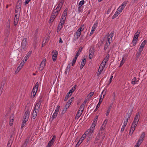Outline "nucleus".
Instances as JSON below:
<instances>
[{
    "label": "nucleus",
    "mask_w": 147,
    "mask_h": 147,
    "mask_svg": "<svg viewBox=\"0 0 147 147\" xmlns=\"http://www.w3.org/2000/svg\"><path fill=\"white\" fill-rule=\"evenodd\" d=\"M133 110L131 109L130 111H128V113L127 114L126 116H124V121L123 124L127 125L129 119L130 118L131 115Z\"/></svg>",
    "instance_id": "obj_1"
},
{
    "label": "nucleus",
    "mask_w": 147,
    "mask_h": 147,
    "mask_svg": "<svg viewBox=\"0 0 147 147\" xmlns=\"http://www.w3.org/2000/svg\"><path fill=\"white\" fill-rule=\"evenodd\" d=\"M140 113L138 112L137 113L134 117V119L133 121V123H136L138 124L139 120Z\"/></svg>",
    "instance_id": "obj_2"
},
{
    "label": "nucleus",
    "mask_w": 147,
    "mask_h": 147,
    "mask_svg": "<svg viewBox=\"0 0 147 147\" xmlns=\"http://www.w3.org/2000/svg\"><path fill=\"white\" fill-rule=\"evenodd\" d=\"M30 113L29 110L27 109L25 113L23 119L24 121H27L29 117Z\"/></svg>",
    "instance_id": "obj_3"
},
{
    "label": "nucleus",
    "mask_w": 147,
    "mask_h": 147,
    "mask_svg": "<svg viewBox=\"0 0 147 147\" xmlns=\"http://www.w3.org/2000/svg\"><path fill=\"white\" fill-rule=\"evenodd\" d=\"M10 34L9 27L6 29L5 33V38L4 40L6 42L8 40V37Z\"/></svg>",
    "instance_id": "obj_4"
},
{
    "label": "nucleus",
    "mask_w": 147,
    "mask_h": 147,
    "mask_svg": "<svg viewBox=\"0 0 147 147\" xmlns=\"http://www.w3.org/2000/svg\"><path fill=\"white\" fill-rule=\"evenodd\" d=\"M20 15V13H18L15 15L14 22V24L15 26L17 25L18 24L19 19Z\"/></svg>",
    "instance_id": "obj_5"
},
{
    "label": "nucleus",
    "mask_w": 147,
    "mask_h": 147,
    "mask_svg": "<svg viewBox=\"0 0 147 147\" xmlns=\"http://www.w3.org/2000/svg\"><path fill=\"white\" fill-rule=\"evenodd\" d=\"M127 55L125 54L124 55L123 57L122 58V60L121 61V63L120 64V67L122 65H123L125 61L127 59Z\"/></svg>",
    "instance_id": "obj_6"
},
{
    "label": "nucleus",
    "mask_w": 147,
    "mask_h": 147,
    "mask_svg": "<svg viewBox=\"0 0 147 147\" xmlns=\"http://www.w3.org/2000/svg\"><path fill=\"white\" fill-rule=\"evenodd\" d=\"M10 119L9 121V125L10 126H12L13 124L14 120V115L12 113L10 117Z\"/></svg>",
    "instance_id": "obj_7"
},
{
    "label": "nucleus",
    "mask_w": 147,
    "mask_h": 147,
    "mask_svg": "<svg viewBox=\"0 0 147 147\" xmlns=\"http://www.w3.org/2000/svg\"><path fill=\"white\" fill-rule=\"evenodd\" d=\"M60 11L58 9H55L52 13V16L56 17L58 15Z\"/></svg>",
    "instance_id": "obj_8"
},
{
    "label": "nucleus",
    "mask_w": 147,
    "mask_h": 147,
    "mask_svg": "<svg viewBox=\"0 0 147 147\" xmlns=\"http://www.w3.org/2000/svg\"><path fill=\"white\" fill-rule=\"evenodd\" d=\"M86 62V59L85 58H84L82 59V61L81 63V65L80 67V69H82L85 65Z\"/></svg>",
    "instance_id": "obj_9"
},
{
    "label": "nucleus",
    "mask_w": 147,
    "mask_h": 147,
    "mask_svg": "<svg viewBox=\"0 0 147 147\" xmlns=\"http://www.w3.org/2000/svg\"><path fill=\"white\" fill-rule=\"evenodd\" d=\"M143 49H141V48H139L138 49L137 53L136 54V58H138L141 55V53L143 51Z\"/></svg>",
    "instance_id": "obj_10"
},
{
    "label": "nucleus",
    "mask_w": 147,
    "mask_h": 147,
    "mask_svg": "<svg viewBox=\"0 0 147 147\" xmlns=\"http://www.w3.org/2000/svg\"><path fill=\"white\" fill-rule=\"evenodd\" d=\"M64 23H60L58 25L57 28V32H58L63 26Z\"/></svg>",
    "instance_id": "obj_11"
},
{
    "label": "nucleus",
    "mask_w": 147,
    "mask_h": 147,
    "mask_svg": "<svg viewBox=\"0 0 147 147\" xmlns=\"http://www.w3.org/2000/svg\"><path fill=\"white\" fill-rule=\"evenodd\" d=\"M40 105L41 104L40 103L37 102L34 108V111H35V110H36L37 111H39L38 109L40 108Z\"/></svg>",
    "instance_id": "obj_12"
},
{
    "label": "nucleus",
    "mask_w": 147,
    "mask_h": 147,
    "mask_svg": "<svg viewBox=\"0 0 147 147\" xmlns=\"http://www.w3.org/2000/svg\"><path fill=\"white\" fill-rule=\"evenodd\" d=\"M100 132L101 134H100V138L101 140L102 141L104 139L105 137V134H103L102 132V129L100 128Z\"/></svg>",
    "instance_id": "obj_13"
},
{
    "label": "nucleus",
    "mask_w": 147,
    "mask_h": 147,
    "mask_svg": "<svg viewBox=\"0 0 147 147\" xmlns=\"http://www.w3.org/2000/svg\"><path fill=\"white\" fill-rule=\"evenodd\" d=\"M20 50L21 52L25 51L26 50V46L21 45Z\"/></svg>",
    "instance_id": "obj_14"
},
{
    "label": "nucleus",
    "mask_w": 147,
    "mask_h": 147,
    "mask_svg": "<svg viewBox=\"0 0 147 147\" xmlns=\"http://www.w3.org/2000/svg\"><path fill=\"white\" fill-rule=\"evenodd\" d=\"M46 62V59H44L41 62L40 64V66H41L42 67L41 68H44L45 66V65Z\"/></svg>",
    "instance_id": "obj_15"
},
{
    "label": "nucleus",
    "mask_w": 147,
    "mask_h": 147,
    "mask_svg": "<svg viewBox=\"0 0 147 147\" xmlns=\"http://www.w3.org/2000/svg\"><path fill=\"white\" fill-rule=\"evenodd\" d=\"M81 32L77 30L76 32V38H75V40L78 39L80 36L81 34Z\"/></svg>",
    "instance_id": "obj_16"
},
{
    "label": "nucleus",
    "mask_w": 147,
    "mask_h": 147,
    "mask_svg": "<svg viewBox=\"0 0 147 147\" xmlns=\"http://www.w3.org/2000/svg\"><path fill=\"white\" fill-rule=\"evenodd\" d=\"M39 111H37L36 110H35V111L33 110L32 114V117L33 119H35L36 117L37 116V112H38Z\"/></svg>",
    "instance_id": "obj_17"
},
{
    "label": "nucleus",
    "mask_w": 147,
    "mask_h": 147,
    "mask_svg": "<svg viewBox=\"0 0 147 147\" xmlns=\"http://www.w3.org/2000/svg\"><path fill=\"white\" fill-rule=\"evenodd\" d=\"M108 43L107 42L105 44L104 48V49L105 50H106L107 49L108 47L109 46V45L110 44V42H109V40L110 38H108Z\"/></svg>",
    "instance_id": "obj_18"
},
{
    "label": "nucleus",
    "mask_w": 147,
    "mask_h": 147,
    "mask_svg": "<svg viewBox=\"0 0 147 147\" xmlns=\"http://www.w3.org/2000/svg\"><path fill=\"white\" fill-rule=\"evenodd\" d=\"M138 82V80L137 81L136 78V77H134L132 80L131 83L133 85H134L137 83V82Z\"/></svg>",
    "instance_id": "obj_19"
},
{
    "label": "nucleus",
    "mask_w": 147,
    "mask_h": 147,
    "mask_svg": "<svg viewBox=\"0 0 147 147\" xmlns=\"http://www.w3.org/2000/svg\"><path fill=\"white\" fill-rule=\"evenodd\" d=\"M27 42V39L26 38H24L21 43V45L26 46Z\"/></svg>",
    "instance_id": "obj_20"
},
{
    "label": "nucleus",
    "mask_w": 147,
    "mask_h": 147,
    "mask_svg": "<svg viewBox=\"0 0 147 147\" xmlns=\"http://www.w3.org/2000/svg\"><path fill=\"white\" fill-rule=\"evenodd\" d=\"M38 37V29L36 30L33 37L35 39H36Z\"/></svg>",
    "instance_id": "obj_21"
},
{
    "label": "nucleus",
    "mask_w": 147,
    "mask_h": 147,
    "mask_svg": "<svg viewBox=\"0 0 147 147\" xmlns=\"http://www.w3.org/2000/svg\"><path fill=\"white\" fill-rule=\"evenodd\" d=\"M94 130V129H92L91 128H90L86 131L85 133L86 134H92Z\"/></svg>",
    "instance_id": "obj_22"
},
{
    "label": "nucleus",
    "mask_w": 147,
    "mask_h": 147,
    "mask_svg": "<svg viewBox=\"0 0 147 147\" xmlns=\"http://www.w3.org/2000/svg\"><path fill=\"white\" fill-rule=\"evenodd\" d=\"M66 18V17H65V16H61L60 21V23H65V20Z\"/></svg>",
    "instance_id": "obj_23"
},
{
    "label": "nucleus",
    "mask_w": 147,
    "mask_h": 147,
    "mask_svg": "<svg viewBox=\"0 0 147 147\" xmlns=\"http://www.w3.org/2000/svg\"><path fill=\"white\" fill-rule=\"evenodd\" d=\"M147 42V41L146 40H144L142 43L140 48L143 49L145 46Z\"/></svg>",
    "instance_id": "obj_24"
},
{
    "label": "nucleus",
    "mask_w": 147,
    "mask_h": 147,
    "mask_svg": "<svg viewBox=\"0 0 147 147\" xmlns=\"http://www.w3.org/2000/svg\"><path fill=\"white\" fill-rule=\"evenodd\" d=\"M82 113L80 112V111H78L77 113L76 114V117L75 119H78L79 118V117L81 116Z\"/></svg>",
    "instance_id": "obj_25"
},
{
    "label": "nucleus",
    "mask_w": 147,
    "mask_h": 147,
    "mask_svg": "<svg viewBox=\"0 0 147 147\" xmlns=\"http://www.w3.org/2000/svg\"><path fill=\"white\" fill-rule=\"evenodd\" d=\"M72 94H71L69 92H68V93H67V95L64 99V101H66L68 99L69 97Z\"/></svg>",
    "instance_id": "obj_26"
},
{
    "label": "nucleus",
    "mask_w": 147,
    "mask_h": 147,
    "mask_svg": "<svg viewBox=\"0 0 147 147\" xmlns=\"http://www.w3.org/2000/svg\"><path fill=\"white\" fill-rule=\"evenodd\" d=\"M145 133L144 132H143L142 133L141 135L140 136V137L139 139L141 140H142L143 141V140H144V138H145Z\"/></svg>",
    "instance_id": "obj_27"
},
{
    "label": "nucleus",
    "mask_w": 147,
    "mask_h": 147,
    "mask_svg": "<svg viewBox=\"0 0 147 147\" xmlns=\"http://www.w3.org/2000/svg\"><path fill=\"white\" fill-rule=\"evenodd\" d=\"M21 8L20 7H17L16 8L15 10V13L20 14V11H21Z\"/></svg>",
    "instance_id": "obj_28"
},
{
    "label": "nucleus",
    "mask_w": 147,
    "mask_h": 147,
    "mask_svg": "<svg viewBox=\"0 0 147 147\" xmlns=\"http://www.w3.org/2000/svg\"><path fill=\"white\" fill-rule=\"evenodd\" d=\"M86 134L84 133L82 136L81 138H80L79 141L82 142L83 140L86 137Z\"/></svg>",
    "instance_id": "obj_29"
},
{
    "label": "nucleus",
    "mask_w": 147,
    "mask_h": 147,
    "mask_svg": "<svg viewBox=\"0 0 147 147\" xmlns=\"http://www.w3.org/2000/svg\"><path fill=\"white\" fill-rule=\"evenodd\" d=\"M56 17H55V16H52V14L51 16L50 19L49 20V23H50L52 22L53 21L54 19L56 18Z\"/></svg>",
    "instance_id": "obj_30"
},
{
    "label": "nucleus",
    "mask_w": 147,
    "mask_h": 147,
    "mask_svg": "<svg viewBox=\"0 0 147 147\" xmlns=\"http://www.w3.org/2000/svg\"><path fill=\"white\" fill-rule=\"evenodd\" d=\"M25 63V62L23 60L20 63V65L18 67V69L19 68V69H21Z\"/></svg>",
    "instance_id": "obj_31"
},
{
    "label": "nucleus",
    "mask_w": 147,
    "mask_h": 147,
    "mask_svg": "<svg viewBox=\"0 0 147 147\" xmlns=\"http://www.w3.org/2000/svg\"><path fill=\"white\" fill-rule=\"evenodd\" d=\"M22 1L21 0H18L17 3V7H21Z\"/></svg>",
    "instance_id": "obj_32"
},
{
    "label": "nucleus",
    "mask_w": 147,
    "mask_h": 147,
    "mask_svg": "<svg viewBox=\"0 0 147 147\" xmlns=\"http://www.w3.org/2000/svg\"><path fill=\"white\" fill-rule=\"evenodd\" d=\"M107 122V119H106L104 121L103 123V124L101 126V127L100 128L102 129V130H103V129H104L103 127H102L104 126V127H105V125H106Z\"/></svg>",
    "instance_id": "obj_33"
},
{
    "label": "nucleus",
    "mask_w": 147,
    "mask_h": 147,
    "mask_svg": "<svg viewBox=\"0 0 147 147\" xmlns=\"http://www.w3.org/2000/svg\"><path fill=\"white\" fill-rule=\"evenodd\" d=\"M58 113L56 112L55 111L54 112V113L53 114V115L52 117L51 118H52V120H53L54 119H55L56 118L57 114H58Z\"/></svg>",
    "instance_id": "obj_34"
},
{
    "label": "nucleus",
    "mask_w": 147,
    "mask_h": 147,
    "mask_svg": "<svg viewBox=\"0 0 147 147\" xmlns=\"http://www.w3.org/2000/svg\"><path fill=\"white\" fill-rule=\"evenodd\" d=\"M102 97L101 95L100 97V98L99 99V102L98 104L96 106H97V107H99L100 106V104H101V103L102 102V99L101 98V97Z\"/></svg>",
    "instance_id": "obj_35"
},
{
    "label": "nucleus",
    "mask_w": 147,
    "mask_h": 147,
    "mask_svg": "<svg viewBox=\"0 0 147 147\" xmlns=\"http://www.w3.org/2000/svg\"><path fill=\"white\" fill-rule=\"evenodd\" d=\"M84 107L85 106L84 105L82 104L80 107L78 111H80L81 110V112L82 113Z\"/></svg>",
    "instance_id": "obj_36"
},
{
    "label": "nucleus",
    "mask_w": 147,
    "mask_h": 147,
    "mask_svg": "<svg viewBox=\"0 0 147 147\" xmlns=\"http://www.w3.org/2000/svg\"><path fill=\"white\" fill-rule=\"evenodd\" d=\"M127 1H125L122 3V4L120 7H121L123 8V9H124L125 7V5L127 4Z\"/></svg>",
    "instance_id": "obj_37"
},
{
    "label": "nucleus",
    "mask_w": 147,
    "mask_h": 147,
    "mask_svg": "<svg viewBox=\"0 0 147 147\" xmlns=\"http://www.w3.org/2000/svg\"><path fill=\"white\" fill-rule=\"evenodd\" d=\"M100 134H101L100 132V131L98 133L97 135L95 138V140H96L97 141L99 140L100 139Z\"/></svg>",
    "instance_id": "obj_38"
},
{
    "label": "nucleus",
    "mask_w": 147,
    "mask_h": 147,
    "mask_svg": "<svg viewBox=\"0 0 147 147\" xmlns=\"http://www.w3.org/2000/svg\"><path fill=\"white\" fill-rule=\"evenodd\" d=\"M100 134H101L100 132V131L98 133L97 135L95 138V140H96L97 141L99 140L100 139Z\"/></svg>",
    "instance_id": "obj_39"
},
{
    "label": "nucleus",
    "mask_w": 147,
    "mask_h": 147,
    "mask_svg": "<svg viewBox=\"0 0 147 147\" xmlns=\"http://www.w3.org/2000/svg\"><path fill=\"white\" fill-rule=\"evenodd\" d=\"M36 92H37L35 91H32L31 93V97L32 98H33L35 96L36 94Z\"/></svg>",
    "instance_id": "obj_40"
},
{
    "label": "nucleus",
    "mask_w": 147,
    "mask_h": 147,
    "mask_svg": "<svg viewBox=\"0 0 147 147\" xmlns=\"http://www.w3.org/2000/svg\"><path fill=\"white\" fill-rule=\"evenodd\" d=\"M119 12L117 11H116L113 16H112V18L113 19H114L116 18L119 15Z\"/></svg>",
    "instance_id": "obj_41"
},
{
    "label": "nucleus",
    "mask_w": 147,
    "mask_h": 147,
    "mask_svg": "<svg viewBox=\"0 0 147 147\" xmlns=\"http://www.w3.org/2000/svg\"><path fill=\"white\" fill-rule=\"evenodd\" d=\"M52 53L53 54L52 56H55L57 57L58 54L57 52L55 50H53L52 52Z\"/></svg>",
    "instance_id": "obj_42"
},
{
    "label": "nucleus",
    "mask_w": 147,
    "mask_h": 147,
    "mask_svg": "<svg viewBox=\"0 0 147 147\" xmlns=\"http://www.w3.org/2000/svg\"><path fill=\"white\" fill-rule=\"evenodd\" d=\"M85 3V1L82 0L78 4V5L80 7H81Z\"/></svg>",
    "instance_id": "obj_43"
},
{
    "label": "nucleus",
    "mask_w": 147,
    "mask_h": 147,
    "mask_svg": "<svg viewBox=\"0 0 147 147\" xmlns=\"http://www.w3.org/2000/svg\"><path fill=\"white\" fill-rule=\"evenodd\" d=\"M123 9V8L121 7H119L117 9V11L119 12V13H120L121 11Z\"/></svg>",
    "instance_id": "obj_44"
},
{
    "label": "nucleus",
    "mask_w": 147,
    "mask_h": 147,
    "mask_svg": "<svg viewBox=\"0 0 147 147\" xmlns=\"http://www.w3.org/2000/svg\"><path fill=\"white\" fill-rule=\"evenodd\" d=\"M98 116H96L95 117V119H94L93 121V122L92 123H93V124H96V122L97 121V120L98 119Z\"/></svg>",
    "instance_id": "obj_45"
},
{
    "label": "nucleus",
    "mask_w": 147,
    "mask_h": 147,
    "mask_svg": "<svg viewBox=\"0 0 147 147\" xmlns=\"http://www.w3.org/2000/svg\"><path fill=\"white\" fill-rule=\"evenodd\" d=\"M5 84V82H2L1 86L0 88V91H2V90H3V88Z\"/></svg>",
    "instance_id": "obj_46"
},
{
    "label": "nucleus",
    "mask_w": 147,
    "mask_h": 147,
    "mask_svg": "<svg viewBox=\"0 0 147 147\" xmlns=\"http://www.w3.org/2000/svg\"><path fill=\"white\" fill-rule=\"evenodd\" d=\"M27 121H24V120L23 119V122L21 126V129H22V128L24 127V126L26 125V123Z\"/></svg>",
    "instance_id": "obj_47"
},
{
    "label": "nucleus",
    "mask_w": 147,
    "mask_h": 147,
    "mask_svg": "<svg viewBox=\"0 0 147 147\" xmlns=\"http://www.w3.org/2000/svg\"><path fill=\"white\" fill-rule=\"evenodd\" d=\"M94 49L93 48H90V49L89 53L94 54Z\"/></svg>",
    "instance_id": "obj_48"
},
{
    "label": "nucleus",
    "mask_w": 147,
    "mask_h": 147,
    "mask_svg": "<svg viewBox=\"0 0 147 147\" xmlns=\"http://www.w3.org/2000/svg\"><path fill=\"white\" fill-rule=\"evenodd\" d=\"M29 138H27L25 140V142L24 143V144L23 145H24V146H26L27 143L29 141Z\"/></svg>",
    "instance_id": "obj_49"
},
{
    "label": "nucleus",
    "mask_w": 147,
    "mask_h": 147,
    "mask_svg": "<svg viewBox=\"0 0 147 147\" xmlns=\"http://www.w3.org/2000/svg\"><path fill=\"white\" fill-rule=\"evenodd\" d=\"M53 144V143L50 141L47 146L46 147H51Z\"/></svg>",
    "instance_id": "obj_50"
},
{
    "label": "nucleus",
    "mask_w": 147,
    "mask_h": 147,
    "mask_svg": "<svg viewBox=\"0 0 147 147\" xmlns=\"http://www.w3.org/2000/svg\"><path fill=\"white\" fill-rule=\"evenodd\" d=\"M105 65V64L103 62H102L100 65L99 69H100L101 68H103V69H104Z\"/></svg>",
    "instance_id": "obj_51"
},
{
    "label": "nucleus",
    "mask_w": 147,
    "mask_h": 147,
    "mask_svg": "<svg viewBox=\"0 0 147 147\" xmlns=\"http://www.w3.org/2000/svg\"><path fill=\"white\" fill-rule=\"evenodd\" d=\"M74 97H72L67 102V103H68L70 105H71V103L72 102V101L74 99Z\"/></svg>",
    "instance_id": "obj_52"
},
{
    "label": "nucleus",
    "mask_w": 147,
    "mask_h": 147,
    "mask_svg": "<svg viewBox=\"0 0 147 147\" xmlns=\"http://www.w3.org/2000/svg\"><path fill=\"white\" fill-rule=\"evenodd\" d=\"M43 99H42V96H40L39 98V100L37 102H38L40 103V104H41V103L42 102Z\"/></svg>",
    "instance_id": "obj_53"
},
{
    "label": "nucleus",
    "mask_w": 147,
    "mask_h": 147,
    "mask_svg": "<svg viewBox=\"0 0 147 147\" xmlns=\"http://www.w3.org/2000/svg\"><path fill=\"white\" fill-rule=\"evenodd\" d=\"M137 40H136L134 39H133L131 44L133 46H135L137 43Z\"/></svg>",
    "instance_id": "obj_54"
},
{
    "label": "nucleus",
    "mask_w": 147,
    "mask_h": 147,
    "mask_svg": "<svg viewBox=\"0 0 147 147\" xmlns=\"http://www.w3.org/2000/svg\"><path fill=\"white\" fill-rule=\"evenodd\" d=\"M56 138V136L55 135L53 136V138H52V139L50 140V141H51V142H52L53 143H54L55 140Z\"/></svg>",
    "instance_id": "obj_55"
},
{
    "label": "nucleus",
    "mask_w": 147,
    "mask_h": 147,
    "mask_svg": "<svg viewBox=\"0 0 147 147\" xmlns=\"http://www.w3.org/2000/svg\"><path fill=\"white\" fill-rule=\"evenodd\" d=\"M38 86V82H37L36 83L34 86V88H35L36 89V92H37V91Z\"/></svg>",
    "instance_id": "obj_56"
},
{
    "label": "nucleus",
    "mask_w": 147,
    "mask_h": 147,
    "mask_svg": "<svg viewBox=\"0 0 147 147\" xmlns=\"http://www.w3.org/2000/svg\"><path fill=\"white\" fill-rule=\"evenodd\" d=\"M86 134V135H87V136L89 139H90L93 136V135L92 134Z\"/></svg>",
    "instance_id": "obj_57"
},
{
    "label": "nucleus",
    "mask_w": 147,
    "mask_h": 147,
    "mask_svg": "<svg viewBox=\"0 0 147 147\" xmlns=\"http://www.w3.org/2000/svg\"><path fill=\"white\" fill-rule=\"evenodd\" d=\"M143 141L142 140L139 139L136 144L140 146L142 142Z\"/></svg>",
    "instance_id": "obj_58"
},
{
    "label": "nucleus",
    "mask_w": 147,
    "mask_h": 147,
    "mask_svg": "<svg viewBox=\"0 0 147 147\" xmlns=\"http://www.w3.org/2000/svg\"><path fill=\"white\" fill-rule=\"evenodd\" d=\"M77 59H76V58H74L73 59V61L71 63V65L72 66H73L74 65L75 63H76V61Z\"/></svg>",
    "instance_id": "obj_59"
},
{
    "label": "nucleus",
    "mask_w": 147,
    "mask_h": 147,
    "mask_svg": "<svg viewBox=\"0 0 147 147\" xmlns=\"http://www.w3.org/2000/svg\"><path fill=\"white\" fill-rule=\"evenodd\" d=\"M98 23H95L94 25L92 27V29H94V30H95V29H96V26H97Z\"/></svg>",
    "instance_id": "obj_60"
},
{
    "label": "nucleus",
    "mask_w": 147,
    "mask_h": 147,
    "mask_svg": "<svg viewBox=\"0 0 147 147\" xmlns=\"http://www.w3.org/2000/svg\"><path fill=\"white\" fill-rule=\"evenodd\" d=\"M113 78V76H111V77H110V80H109V83L107 84V87H108L109 85V84H110L111 83V81H112V79Z\"/></svg>",
    "instance_id": "obj_61"
},
{
    "label": "nucleus",
    "mask_w": 147,
    "mask_h": 147,
    "mask_svg": "<svg viewBox=\"0 0 147 147\" xmlns=\"http://www.w3.org/2000/svg\"><path fill=\"white\" fill-rule=\"evenodd\" d=\"M60 106H59V105H58L56 108V109L55 110V111L56 112H58V113L59 112V109H60Z\"/></svg>",
    "instance_id": "obj_62"
},
{
    "label": "nucleus",
    "mask_w": 147,
    "mask_h": 147,
    "mask_svg": "<svg viewBox=\"0 0 147 147\" xmlns=\"http://www.w3.org/2000/svg\"><path fill=\"white\" fill-rule=\"evenodd\" d=\"M49 38V36H46L45 37L44 40L45 41H46L47 42Z\"/></svg>",
    "instance_id": "obj_63"
},
{
    "label": "nucleus",
    "mask_w": 147,
    "mask_h": 147,
    "mask_svg": "<svg viewBox=\"0 0 147 147\" xmlns=\"http://www.w3.org/2000/svg\"><path fill=\"white\" fill-rule=\"evenodd\" d=\"M126 125L123 124L121 130V131H123L124 130Z\"/></svg>",
    "instance_id": "obj_64"
}]
</instances>
